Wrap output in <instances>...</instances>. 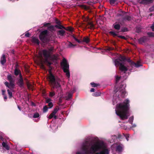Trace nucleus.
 Returning a JSON list of instances; mask_svg holds the SVG:
<instances>
[{
  "mask_svg": "<svg viewBox=\"0 0 154 154\" xmlns=\"http://www.w3.org/2000/svg\"><path fill=\"white\" fill-rule=\"evenodd\" d=\"M68 30L72 32V28L71 27H68Z\"/></svg>",
  "mask_w": 154,
  "mask_h": 154,
  "instance_id": "46",
  "label": "nucleus"
},
{
  "mask_svg": "<svg viewBox=\"0 0 154 154\" xmlns=\"http://www.w3.org/2000/svg\"><path fill=\"white\" fill-rule=\"evenodd\" d=\"M48 29L49 30L51 31H54L55 30V26H50L48 27Z\"/></svg>",
  "mask_w": 154,
  "mask_h": 154,
  "instance_id": "19",
  "label": "nucleus"
},
{
  "mask_svg": "<svg viewBox=\"0 0 154 154\" xmlns=\"http://www.w3.org/2000/svg\"><path fill=\"white\" fill-rule=\"evenodd\" d=\"M49 79L50 85L53 88H60V80L59 78L54 76L52 74L50 73L49 76Z\"/></svg>",
  "mask_w": 154,
  "mask_h": 154,
  "instance_id": "4",
  "label": "nucleus"
},
{
  "mask_svg": "<svg viewBox=\"0 0 154 154\" xmlns=\"http://www.w3.org/2000/svg\"><path fill=\"white\" fill-rule=\"evenodd\" d=\"M56 23L57 24V25L60 24V21H58V20H56Z\"/></svg>",
  "mask_w": 154,
  "mask_h": 154,
  "instance_id": "50",
  "label": "nucleus"
},
{
  "mask_svg": "<svg viewBox=\"0 0 154 154\" xmlns=\"http://www.w3.org/2000/svg\"><path fill=\"white\" fill-rule=\"evenodd\" d=\"M48 31L45 30L42 32L40 34L39 38L42 41H45L47 40V36Z\"/></svg>",
  "mask_w": 154,
  "mask_h": 154,
  "instance_id": "9",
  "label": "nucleus"
},
{
  "mask_svg": "<svg viewBox=\"0 0 154 154\" xmlns=\"http://www.w3.org/2000/svg\"><path fill=\"white\" fill-rule=\"evenodd\" d=\"M0 139L2 140V141H3V137L2 136V134L0 135Z\"/></svg>",
  "mask_w": 154,
  "mask_h": 154,
  "instance_id": "49",
  "label": "nucleus"
},
{
  "mask_svg": "<svg viewBox=\"0 0 154 154\" xmlns=\"http://www.w3.org/2000/svg\"><path fill=\"white\" fill-rule=\"evenodd\" d=\"M91 85L92 87H95L98 86L99 85L98 84L95 83L94 82H92L91 83Z\"/></svg>",
  "mask_w": 154,
  "mask_h": 154,
  "instance_id": "30",
  "label": "nucleus"
},
{
  "mask_svg": "<svg viewBox=\"0 0 154 154\" xmlns=\"http://www.w3.org/2000/svg\"><path fill=\"white\" fill-rule=\"evenodd\" d=\"M147 40V37L146 36H143L139 40V42L141 44H142L143 43L146 42Z\"/></svg>",
  "mask_w": 154,
  "mask_h": 154,
  "instance_id": "13",
  "label": "nucleus"
},
{
  "mask_svg": "<svg viewBox=\"0 0 154 154\" xmlns=\"http://www.w3.org/2000/svg\"><path fill=\"white\" fill-rule=\"evenodd\" d=\"M115 66H119V69L121 71L122 76H115L116 85L114 92L116 93L114 94L112 100L113 104H116L115 112L116 114L122 120L127 119L129 115L128 114V110L130 107V101L128 98L125 99L122 102L121 97H124L126 94L125 88L126 85L124 83H122L120 87L116 88L117 83L120 81L125 79L129 74L128 72V75L126 72L128 70L131 72L135 71V67L138 68L142 66L138 61L137 63L132 61L130 59H127L124 56H120L119 58L116 59L114 61Z\"/></svg>",
  "mask_w": 154,
  "mask_h": 154,
  "instance_id": "1",
  "label": "nucleus"
},
{
  "mask_svg": "<svg viewBox=\"0 0 154 154\" xmlns=\"http://www.w3.org/2000/svg\"><path fill=\"white\" fill-rule=\"evenodd\" d=\"M8 79L10 82L9 83L8 82H5V84L6 86H8L11 88V89L13 88H14V80L11 75H8L7 76Z\"/></svg>",
  "mask_w": 154,
  "mask_h": 154,
  "instance_id": "7",
  "label": "nucleus"
},
{
  "mask_svg": "<svg viewBox=\"0 0 154 154\" xmlns=\"http://www.w3.org/2000/svg\"><path fill=\"white\" fill-rule=\"evenodd\" d=\"M55 95V93L54 92H50L49 94V96L50 97H51L54 96Z\"/></svg>",
  "mask_w": 154,
  "mask_h": 154,
  "instance_id": "33",
  "label": "nucleus"
},
{
  "mask_svg": "<svg viewBox=\"0 0 154 154\" xmlns=\"http://www.w3.org/2000/svg\"><path fill=\"white\" fill-rule=\"evenodd\" d=\"M61 65L64 72L66 73V76L68 78H69L70 77V72L69 70V65L66 60L65 58L63 59L62 62L61 63Z\"/></svg>",
  "mask_w": 154,
  "mask_h": 154,
  "instance_id": "6",
  "label": "nucleus"
},
{
  "mask_svg": "<svg viewBox=\"0 0 154 154\" xmlns=\"http://www.w3.org/2000/svg\"><path fill=\"white\" fill-rule=\"evenodd\" d=\"M48 103V106H49L48 108L50 109L52 108L53 106V103L52 102H51L50 103Z\"/></svg>",
  "mask_w": 154,
  "mask_h": 154,
  "instance_id": "34",
  "label": "nucleus"
},
{
  "mask_svg": "<svg viewBox=\"0 0 154 154\" xmlns=\"http://www.w3.org/2000/svg\"><path fill=\"white\" fill-rule=\"evenodd\" d=\"M3 146L7 150H9V146H8L5 142H3L2 143Z\"/></svg>",
  "mask_w": 154,
  "mask_h": 154,
  "instance_id": "22",
  "label": "nucleus"
},
{
  "mask_svg": "<svg viewBox=\"0 0 154 154\" xmlns=\"http://www.w3.org/2000/svg\"><path fill=\"white\" fill-rule=\"evenodd\" d=\"M109 2L111 4H114L116 3V0H110Z\"/></svg>",
  "mask_w": 154,
  "mask_h": 154,
  "instance_id": "38",
  "label": "nucleus"
},
{
  "mask_svg": "<svg viewBox=\"0 0 154 154\" xmlns=\"http://www.w3.org/2000/svg\"><path fill=\"white\" fill-rule=\"evenodd\" d=\"M127 29H126V30H125L124 31H123L124 32H126V31H127Z\"/></svg>",
  "mask_w": 154,
  "mask_h": 154,
  "instance_id": "56",
  "label": "nucleus"
},
{
  "mask_svg": "<svg viewBox=\"0 0 154 154\" xmlns=\"http://www.w3.org/2000/svg\"><path fill=\"white\" fill-rule=\"evenodd\" d=\"M149 10L150 12L154 11V5L149 8Z\"/></svg>",
  "mask_w": 154,
  "mask_h": 154,
  "instance_id": "36",
  "label": "nucleus"
},
{
  "mask_svg": "<svg viewBox=\"0 0 154 154\" xmlns=\"http://www.w3.org/2000/svg\"><path fill=\"white\" fill-rule=\"evenodd\" d=\"M51 99L49 98H47L46 99V103H50L51 102Z\"/></svg>",
  "mask_w": 154,
  "mask_h": 154,
  "instance_id": "35",
  "label": "nucleus"
},
{
  "mask_svg": "<svg viewBox=\"0 0 154 154\" xmlns=\"http://www.w3.org/2000/svg\"><path fill=\"white\" fill-rule=\"evenodd\" d=\"M50 127H51V125H50Z\"/></svg>",
  "mask_w": 154,
  "mask_h": 154,
  "instance_id": "57",
  "label": "nucleus"
},
{
  "mask_svg": "<svg viewBox=\"0 0 154 154\" xmlns=\"http://www.w3.org/2000/svg\"><path fill=\"white\" fill-rule=\"evenodd\" d=\"M100 93L99 92H96L93 94V95L94 96L97 97L100 96Z\"/></svg>",
  "mask_w": 154,
  "mask_h": 154,
  "instance_id": "29",
  "label": "nucleus"
},
{
  "mask_svg": "<svg viewBox=\"0 0 154 154\" xmlns=\"http://www.w3.org/2000/svg\"><path fill=\"white\" fill-rule=\"evenodd\" d=\"M32 42L35 44L38 45L39 44V42L38 39L34 37H32Z\"/></svg>",
  "mask_w": 154,
  "mask_h": 154,
  "instance_id": "15",
  "label": "nucleus"
},
{
  "mask_svg": "<svg viewBox=\"0 0 154 154\" xmlns=\"http://www.w3.org/2000/svg\"><path fill=\"white\" fill-rule=\"evenodd\" d=\"M17 84L20 88H23L24 87V83L21 74L20 75V79L17 82Z\"/></svg>",
  "mask_w": 154,
  "mask_h": 154,
  "instance_id": "10",
  "label": "nucleus"
},
{
  "mask_svg": "<svg viewBox=\"0 0 154 154\" xmlns=\"http://www.w3.org/2000/svg\"><path fill=\"white\" fill-rule=\"evenodd\" d=\"M54 51V48L51 47L47 49H44L39 51L38 52V58L40 62L43 66V62L47 63L49 66L51 63L48 61V59L51 57L52 53Z\"/></svg>",
  "mask_w": 154,
  "mask_h": 154,
  "instance_id": "3",
  "label": "nucleus"
},
{
  "mask_svg": "<svg viewBox=\"0 0 154 154\" xmlns=\"http://www.w3.org/2000/svg\"><path fill=\"white\" fill-rule=\"evenodd\" d=\"M50 24L49 23H45L43 25L44 26H47L48 25H50Z\"/></svg>",
  "mask_w": 154,
  "mask_h": 154,
  "instance_id": "44",
  "label": "nucleus"
},
{
  "mask_svg": "<svg viewBox=\"0 0 154 154\" xmlns=\"http://www.w3.org/2000/svg\"><path fill=\"white\" fill-rule=\"evenodd\" d=\"M94 139V141L91 142L85 140L72 154H109L110 149L106 144L97 137Z\"/></svg>",
  "mask_w": 154,
  "mask_h": 154,
  "instance_id": "2",
  "label": "nucleus"
},
{
  "mask_svg": "<svg viewBox=\"0 0 154 154\" xmlns=\"http://www.w3.org/2000/svg\"><path fill=\"white\" fill-rule=\"evenodd\" d=\"M88 27L90 28H92L94 27V25L92 23L89 22L88 23Z\"/></svg>",
  "mask_w": 154,
  "mask_h": 154,
  "instance_id": "31",
  "label": "nucleus"
},
{
  "mask_svg": "<svg viewBox=\"0 0 154 154\" xmlns=\"http://www.w3.org/2000/svg\"><path fill=\"white\" fill-rule=\"evenodd\" d=\"M59 109L58 107H57L54 108L53 111L56 113L59 110Z\"/></svg>",
  "mask_w": 154,
  "mask_h": 154,
  "instance_id": "37",
  "label": "nucleus"
},
{
  "mask_svg": "<svg viewBox=\"0 0 154 154\" xmlns=\"http://www.w3.org/2000/svg\"><path fill=\"white\" fill-rule=\"evenodd\" d=\"M53 117H54L55 119H56L57 118V117L56 116H54Z\"/></svg>",
  "mask_w": 154,
  "mask_h": 154,
  "instance_id": "54",
  "label": "nucleus"
},
{
  "mask_svg": "<svg viewBox=\"0 0 154 154\" xmlns=\"http://www.w3.org/2000/svg\"><path fill=\"white\" fill-rule=\"evenodd\" d=\"M14 74L16 75H17L19 74L20 75L21 74L20 70L16 68L14 70Z\"/></svg>",
  "mask_w": 154,
  "mask_h": 154,
  "instance_id": "21",
  "label": "nucleus"
},
{
  "mask_svg": "<svg viewBox=\"0 0 154 154\" xmlns=\"http://www.w3.org/2000/svg\"><path fill=\"white\" fill-rule=\"evenodd\" d=\"M110 33L114 35H117V34L114 32L111 31L110 32Z\"/></svg>",
  "mask_w": 154,
  "mask_h": 154,
  "instance_id": "42",
  "label": "nucleus"
},
{
  "mask_svg": "<svg viewBox=\"0 0 154 154\" xmlns=\"http://www.w3.org/2000/svg\"><path fill=\"white\" fill-rule=\"evenodd\" d=\"M147 35L150 37H154V33L152 32H148Z\"/></svg>",
  "mask_w": 154,
  "mask_h": 154,
  "instance_id": "28",
  "label": "nucleus"
},
{
  "mask_svg": "<svg viewBox=\"0 0 154 154\" xmlns=\"http://www.w3.org/2000/svg\"><path fill=\"white\" fill-rule=\"evenodd\" d=\"M25 36L26 37H29V36L30 34L29 32H27L25 35Z\"/></svg>",
  "mask_w": 154,
  "mask_h": 154,
  "instance_id": "43",
  "label": "nucleus"
},
{
  "mask_svg": "<svg viewBox=\"0 0 154 154\" xmlns=\"http://www.w3.org/2000/svg\"><path fill=\"white\" fill-rule=\"evenodd\" d=\"M124 146L121 143H119L113 145L112 149L113 154H122L124 149Z\"/></svg>",
  "mask_w": 154,
  "mask_h": 154,
  "instance_id": "5",
  "label": "nucleus"
},
{
  "mask_svg": "<svg viewBox=\"0 0 154 154\" xmlns=\"http://www.w3.org/2000/svg\"><path fill=\"white\" fill-rule=\"evenodd\" d=\"M3 96L4 100L5 101L7 99V97L6 95H5Z\"/></svg>",
  "mask_w": 154,
  "mask_h": 154,
  "instance_id": "47",
  "label": "nucleus"
},
{
  "mask_svg": "<svg viewBox=\"0 0 154 154\" xmlns=\"http://www.w3.org/2000/svg\"><path fill=\"white\" fill-rule=\"evenodd\" d=\"M6 60L5 56L4 54H3L1 59V63L2 65H4L6 62Z\"/></svg>",
  "mask_w": 154,
  "mask_h": 154,
  "instance_id": "14",
  "label": "nucleus"
},
{
  "mask_svg": "<svg viewBox=\"0 0 154 154\" xmlns=\"http://www.w3.org/2000/svg\"><path fill=\"white\" fill-rule=\"evenodd\" d=\"M132 125V128H135V127H136L137 126V125H136V124H133Z\"/></svg>",
  "mask_w": 154,
  "mask_h": 154,
  "instance_id": "53",
  "label": "nucleus"
},
{
  "mask_svg": "<svg viewBox=\"0 0 154 154\" xmlns=\"http://www.w3.org/2000/svg\"><path fill=\"white\" fill-rule=\"evenodd\" d=\"M17 107H18V109H19V110H21L19 106H17Z\"/></svg>",
  "mask_w": 154,
  "mask_h": 154,
  "instance_id": "55",
  "label": "nucleus"
},
{
  "mask_svg": "<svg viewBox=\"0 0 154 154\" xmlns=\"http://www.w3.org/2000/svg\"><path fill=\"white\" fill-rule=\"evenodd\" d=\"M117 16H121L122 17V21H129L132 19V17L126 14V13L124 11H122L121 13L117 14Z\"/></svg>",
  "mask_w": 154,
  "mask_h": 154,
  "instance_id": "8",
  "label": "nucleus"
},
{
  "mask_svg": "<svg viewBox=\"0 0 154 154\" xmlns=\"http://www.w3.org/2000/svg\"><path fill=\"white\" fill-rule=\"evenodd\" d=\"M134 120V116H132L130 117L128 121V122L131 124H133V122Z\"/></svg>",
  "mask_w": 154,
  "mask_h": 154,
  "instance_id": "24",
  "label": "nucleus"
},
{
  "mask_svg": "<svg viewBox=\"0 0 154 154\" xmlns=\"http://www.w3.org/2000/svg\"><path fill=\"white\" fill-rule=\"evenodd\" d=\"M89 41V39L88 37H84L83 38V41L86 43H88Z\"/></svg>",
  "mask_w": 154,
  "mask_h": 154,
  "instance_id": "27",
  "label": "nucleus"
},
{
  "mask_svg": "<svg viewBox=\"0 0 154 154\" xmlns=\"http://www.w3.org/2000/svg\"><path fill=\"white\" fill-rule=\"evenodd\" d=\"M113 49H114L113 48L109 47L107 49V50L108 51H110V50H113Z\"/></svg>",
  "mask_w": 154,
  "mask_h": 154,
  "instance_id": "45",
  "label": "nucleus"
},
{
  "mask_svg": "<svg viewBox=\"0 0 154 154\" xmlns=\"http://www.w3.org/2000/svg\"><path fill=\"white\" fill-rule=\"evenodd\" d=\"M73 38L75 41H77L79 43H80L81 42L78 39L75 37L74 36H73Z\"/></svg>",
  "mask_w": 154,
  "mask_h": 154,
  "instance_id": "39",
  "label": "nucleus"
},
{
  "mask_svg": "<svg viewBox=\"0 0 154 154\" xmlns=\"http://www.w3.org/2000/svg\"><path fill=\"white\" fill-rule=\"evenodd\" d=\"M129 134H126L124 135V136L125 137V138L127 140V141L128 140V137H129Z\"/></svg>",
  "mask_w": 154,
  "mask_h": 154,
  "instance_id": "40",
  "label": "nucleus"
},
{
  "mask_svg": "<svg viewBox=\"0 0 154 154\" xmlns=\"http://www.w3.org/2000/svg\"><path fill=\"white\" fill-rule=\"evenodd\" d=\"M40 116L38 112H36L33 114L32 117L34 118H38L40 117Z\"/></svg>",
  "mask_w": 154,
  "mask_h": 154,
  "instance_id": "20",
  "label": "nucleus"
},
{
  "mask_svg": "<svg viewBox=\"0 0 154 154\" xmlns=\"http://www.w3.org/2000/svg\"><path fill=\"white\" fill-rule=\"evenodd\" d=\"M6 87L8 88L7 89V91L9 96V97L10 98H11L12 96V92L14 91V88H12L11 89V88L9 87L8 86Z\"/></svg>",
  "mask_w": 154,
  "mask_h": 154,
  "instance_id": "12",
  "label": "nucleus"
},
{
  "mask_svg": "<svg viewBox=\"0 0 154 154\" xmlns=\"http://www.w3.org/2000/svg\"><path fill=\"white\" fill-rule=\"evenodd\" d=\"M151 28L152 29V31H154V22L153 23L152 26H151Z\"/></svg>",
  "mask_w": 154,
  "mask_h": 154,
  "instance_id": "41",
  "label": "nucleus"
},
{
  "mask_svg": "<svg viewBox=\"0 0 154 154\" xmlns=\"http://www.w3.org/2000/svg\"><path fill=\"white\" fill-rule=\"evenodd\" d=\"M113 27L116 29L119 30L120 28V25L117 23H116L113 25Z\"/></svg>",
  "mask_w": 154,
  "mask_h": 154,
  "instance_id": "16",
  "label": "nucleus"
},
{
  "mask_svg": "<svg viewBox=\"0 0 154 154\" xmlns=\"http://www.w3.org/2000/svg\"><path fill=\"white\" fill-rule=\"evenodd\" d=\"M119 37L125 39V37H124V36H123L120 35L119 36Z\"/></svg>",
  "mask_w": 154,
  "mask_h": 154,
  "instance_id": "52",
  "label": "nucleus"
},
{
  "mask_svg": "<svg viewBox=\"0 0 154 154\" xmlns=\"http://www.w3.org/2000/svg\"><path fill=\"white\" fill-rule=\"evenodd\" d=\"M95 89L94 88H92L90 90V91L91 92H94V91Z\"/></svg>",
  "mask_w": 154,
  "mask_h": 154,
  "instance_id": "51",
  "label": "nucleus"
},
{
  "mask_svg": "<svg viewBox=\"0 0 154 154\" xmlns=\"http://www.w3.org/2000/svg\"><path fill=\"white\" fill-rule=\"evenodd\" d=\"M2 94L3 95H5V90H2Z\"/></svg>",
  "mask_w": 154,
  "mask_h": 154,
  "instance_id": "48",
  "label": "nucleus"
},
{
  "mask_svg": "<svg viewBox=\"0 0 154 154\" xmlns=\"http://www.w3.org/2000/svg\"><path fill=\"white\" fill-rule=\"evenodd\" d=\"M55 28H58L59 29H65L64 27L62 26L60 24L55 25Z\"/></svg>",
  "mask_w": 154,
  "mask_h": 154,
  "instance_id": "25",
  "label": "nucleus"
},
{
  "mask_svg": "<svg viewBox=\"0 0 154 154\" xmlns=\"http://www.w3.org/2000/svg\"><path fill=\"white\" fill-rule=\"evenodd\" d=\"M56 113L53 111L48 116L49 119H51L53 118V116H56L55 115Z\"/></svg>",
  "mask_w": 154,
  "mask_h": 154,
  "instance_id": "26",
  "label": "nucleus"
},
{
  "mask_svg": "<svg viewBox=\"0 0 154 154\" xmlns=\"http://www.w3.org/2000/svg\"><path fill=\"white\" fill-rule=\"evenodd\" d=\"M65 33V31L63 30H59L57 32V34L61 36L64 35Z\"/></svg>",
  "mask_w": 154,
  "mask_h": 154,
  "instance_id": "17",
  "label": "nucleus"
},
{
  "mask_svg": "<svg viewBox=\"0 0 154 154\" xmlns=\"http://www.w3.org/2000/svg\"><path fill=\"white\" fill-rule=\"evenodd\" d=\"M76 46L75 45L72 44L71 42H69L68 44L67 45L68 48H73L74 47Z\"/></svg>",
  "mask_w": 154,
  "mask_h": 154,
  "instance_id": "23",
  "label": "nucleus"
},
{
  "mask_svg": "<svg viewBox=\"0 0 154 154\" xmlns=\"http://www.w3.org/2000/svg\"><path fill=\"white\" fill-rule=\"evenodd\" d=\"M153 1V0H139L138 2L142 4L148 5L152 3Z\"/></svg>",
  "mask_w": 154,
  "mask_h": 154,
  "instance_id": "11",
  "label": "nucleus"
},
{
  "mask_svg": "<svg viewBox=\"0 0 154 154\" xmlns=\"http://www.w3.org/2000/svg\"><path fill=\"white\" fill-rule=\"evenodd\" d=\"M49 108L47 107L46 106H45L43 109V111L44 112H46L48 110Z\"/></svg>",
  "mask_w": 154,
  "mask_h": 154,
  "instance_id": "32",
  "label": "nucleus"
},
{
  "mask_svg": "<svg viewBox=\"0 0 154 154\" xmlns=\"http://www.w3.org/2000/svg\"><path fill=\"white\" fill-rule=\"evenodd\" d=\"M73 93V91H69L68 93V95L67 96V99L68 100V99H70L72 97Z\"/></svg>",
  "mask_w": 154,
  "mask_h": 154,
  "instance_id": "18",
  "label": "nucleus"
}]
</instances>
